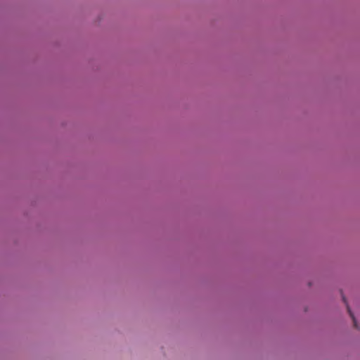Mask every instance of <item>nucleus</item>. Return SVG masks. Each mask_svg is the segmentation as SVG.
I'll use <instances>...</instances> for the list:
<instances>
[{
	"instance_id": "1",
	"label": "nucleus",
	"mask_w": 360,
	"mask_h": 360,
	"mask_svg": "<svg viewBox=\"0 0 360 360\" xmlns=\"http://www.w3.org/2000/svg\"><path fill=\"white\" fill-rule=\"evenodd\" d=\"M342 300H343L344 302H345V303L346 304V305H347V308L348 313L349 314V316H351V318H352V320H353L354 327L358 328H359V326H358L357 322H356V319H355V317H354V316L353 313L352 312V311H351V309H350L349 307L348 306V304H347V302H346V299H345V297L344 296L342 297Z\"/></svg>"
}]
</instances>
